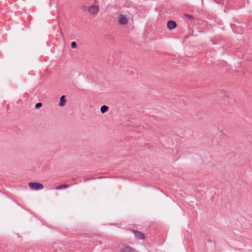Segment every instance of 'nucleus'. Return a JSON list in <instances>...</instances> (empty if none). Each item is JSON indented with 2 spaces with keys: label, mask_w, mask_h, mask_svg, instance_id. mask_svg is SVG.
I'll return each instance as SVG.
<instances>
[{
  "label": "nucleus",
  "mask_w": 252,
  "mask_h": 252,
  "mask_svg": "<svg viewBox=\"0 0 252 252\" xmlns=\"http://www.w3.org/2000/svg\"><path fill=\"white\" fill-rule=\"evenodd\" d=\"M119 248L120 252H135L134 249L125 244L120 245Z\"/></svg>",
  "instance_id": "obj_1"
},
{
  "label": "nucleus",
  "mask_w": 252,
  "mask_h": 252,
  "mask_svg": "<svg viewBox=\"0 0 252 252\" xmlns=\"http://www.w3.org/2000/svg\"><path fill=\"white\" fill-rule=\"evenodd\" d=\"M29 186L33 190H39L44 188L43 185L38 182H29Z\"/></svg>",
  "instance_id": "obj_2"
},
{
  "label": "nucleus",
  "mask_w": 252,
  "mask_h": 252,
  "mask_svg": "<svg viewBox=\"0 0 252 252\" xmlns=\"http://www.w3.org/2000/svg\"><path fill=\"white\" fill-rule=\"evenodd\" d=\"M129 230L132 232L134 234L135 236L138 239L144 240L145 238V235L138 230L131 228H129Z\"/></svg>",
  "instance_id": "obj_3"
},
{
  "label": "nucleus",
  "mask_w": 252,
  "mask_h": 252,
  "mask_svg": "<svg viewBox=\"0 0 252 252\" xmlns=\"http://www.w3.org/2000/svg\"><path fill=\"white\" fill-rule=\"evenodd\" d=\"M88 10L90 13L93 15L97 14L99 11V6L96 5H93L90 6Z\"/></svg>",
  "instance_id": "obj_4"
},
{
  "label": "nucleus",
  "mask_w": 252,
  "mask_h": 252,
  "mask_svg": "<svg viewBox=\"0 0 252 252\" xmlns=\"http://www.w3.org/2000/svg\"><path fill=\"white\" fill-rule=\"evenodd\" d=\"M176 27L177 24L175 21L173 20H169V21L167 22V27L169 30H173L175 28H176Z\"/></svg>",
  "instance_id": "obj_5"
},
{
  "label": "nucleus",
  "mask_w": 252,
  "mask_h": 252,
  "mask_svg": "<svg viewBox=\"0 0 252 252\" xmlns=\"http://www.w3.org/2000/svg\"><path fill=\"white\" fill-rule=\"evenodd\" d=\"M128 22L127 19L126 15L121 14L119 16V22L121 25H125Z\"/></svg>",
  "instance_id": "obj_6"
},
{
  "label": "nucleus",
  "mask_w": 252,
  "mask_h": 252,
  "mask_svg": "<svg viewBox=\"0 0 252 252\" xmlns=\"http://www.w3.org/2000/svg\"><path fill=\"white\" fill-rule=\"evenodd\" d=\"M66 102V100L65 99V96L64 95L61 96L60 99L59 106L60 107H63L65 105V103Z\"/></svg>",
  "instance_id": "obj_7"
},
{
  "label": "nucleus",
  "mask_w": 252,
  "mask_h": 252,
  "mask_svg": "<svg viewBox=\"0 0 252 252\" xmlns=\"http://www.w3.org/2000/svg\"><path fill=\"white\" fill-rule=\"evenodd\" d=\"M68 187H69V185L64 184L60 185L58 186V187H57L56 188V189L60 190V189H66Z\"/></svg>",
  "instance_id": "obj_8"
},
{
  "label": "nucleus",
  "mask_w": 252,
  "mask_h": 252,
  "mask_svg": "<svg viewBox=\"0 0 252 252\" xmlns=\"http://www.w3.org/2000/svg\"><path fill=\"white\" fill-rule=\"evenodd\" d=\"M109 107L106 105H102L100 108V112L102 113H105L108 111Z\"/></svg>",
  "instance_id": "obj_9"
},
{
  "label": "nucleus",
  "mask_w": 252,
  "mask_h": 252,
  "mask_svg": "<svg viewBox=\"0 0 252 252\" xmlns=\"http://www.w3.org/2000/svg\"><path fill=\"white\" fill-rule=\"evenodd\" d=\"M42 106V103L41 102H38L36 104H35V108L36 109H39L40 108H41V107Z\"/></svg>",
  "instance_id": "obj_10"
},
{
  "label": "nucleus",
  "mask_w": 252,
  "mask_h": 252,
  "mask_svg": "<svg viewBox=\"0 0 252 252\" xmlns=\"http://www.w3.org/2000/svg\"><path fill=\"white\" fill-rule=\"evenodd\" d=\"M77 46V43L75 41H72L71 43V47L72 48H75Z\"/></svg>",
  "instance_id": "obj_11"
},
{
  "label": "nucleus",
  "mask_w": 252,
  "mask_h": 252,
  "mask_svg": "<svg viewBox=\"0 0 252 252\" xmlns=\"http://www.w3.org/2000/svg\"><path fill=\"white\" fill-rule=\"evenodd\" d=\"M184 16L186 17H188L189 20H192L193 19V17L192 15H189L188 14H185Z\"/></svg>",
  "instance_id": "obj_12"
},
{
  "label": "nucleus",
  "mask_w": 252,
  "mask_h": 252,
  "mask_svg": "<svg viewBox=\"0 0 252 252\" xmlns=\"http://www.w3.org/2000/svg\"><path fill=\"white\" fill-rule=\"evenodd\" d=\"M95 179V178H93V177H92V178H85L83 180V182H86L87 181H90V180H94Z\"/></svg>",
  "instance_id": "obj_13"
},
{
  "label": "nucleus",
  "mask_w": 252,
  "mask_h": 252,
  "mask_svg": "<svg viewBox=\"0 0 252 252\" xmlns=\"http://www.w3.org/2000/svg\"><path fill=\"white\" fill-rule=\"evenodd\" d=\"M207 241H208V242H209L210 243H212V241L210 240V239H207Z\"/></svg>",
  "instance_id": "obj_14"
},
{
  "label": "nucleus",
  "mask_w": 252,
  "mask_h": 252,
  "mask_svg": "<svg viewBox=\"0 0 252 252\" xmlns=\"http://www.w3.org/2000/svg\"><path fill=\"white\" fill-rule=\"evenodd\" d=\"M103 178V177H98V179H101V178Z\"/></svg>",
  "instance_id": "obj_15"
}]
</instances>
